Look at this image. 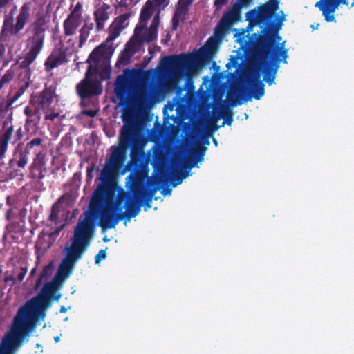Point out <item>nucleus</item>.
<instances>
[{
	"label": "nucleus",
	"mask_w": 354,
	"mask_h": 354,
	"mask_svg": "<svg viewBox=\"0 0 354 354\" xmlns=\"http://www.w3.org/2000/svg\"><path fill=\"white\" fill-rule=\"evenodd\" d=\"M66 310L64 307H62L61 309H60V313H66Z\"/></svg>",
	"instance_id": "obj_57"
},
{
	"label": "nucleus",
	"mask_w": 354,
	"mask_h": 354,
	"mask_svg": "<svg viewBox=\"0 0 354 354\" xmlns=\"http://www.w3.org/2000/svg\"><path fill=\"white\" fill-rule=\"evenodd\" d=\"M128 19L129 16L127 15H122L117 18L114 24L122 30L127 25Z\"/></svg>",
	"instance_id": "obj_34"
},
{
	"label": "nucleus",
	"mask_w": 354,
	"mask_h": 354,
	"mask_svg": "<svg viewBox=\"0 0 354 354\" xmlns=\"http://www.w3.org/2000/svg\"><path fill=\"white\" fill-rule=\"evenodd\" d=\"M160 19L159 14H156L149 26L147 24H138L134 30V35L142 43L151 44L156 41L158 34V26Z\"/></svg>",
	"instance_id": "obj_9"
},
{
	"label": "nucleus",
	"mask_w": 354,
	"mask_h": 354,
	"mask_svg": "<svg viewBox=\"0 0 354 354\" xmlns=\"http://www.w3.org/2000/svg\"><path fill=\"white\" fill-rule=\"evenodd\" d=\"M192 1L193 0H178V5L189 10V7Z\"/></svg>",
	"instance_id": "obj_43"
},
{
	"label": "nucleus",
	"mask_w": 354,
	"mask_h": 354,
	"mask_svg": "<svg viewBox=\"0 0 354 354\" xmlns=\"http://www.w3.org/2000/svg\"><path fill=\"white\" fill-rule=\"evenodd\" d=\"M143 47V43L133 34L131 39L125 45V48L120 54L118 64L127 65L132 56L139 52Z\"/></svg>",
	"instance_id": "obj_14"
},
{
	"label": "nucleus",
	"mask_w": 354,
	"mask_h": 354,
	"mask_svg": "<svg viewBox=\"0 0 354 354\" xmlns=\"http://www.w3.org/2000/svg\"><path fill=\"white\" fill-rule=\"evenodd\" d=\"M106 257V252L105 250H100L97 254L95 257V263L99 264L102 260Z\"/></svg>",
	"instance_id": "obj_40"
},
{
	"label": "nucleus",
	"mask_w": 354,
	"mask_h": 354,
	"mask_svg": "<svg viewBox=\"0 0 354 354\" xmlns=\"http://www.w3.org/2000/svg\"><path fill=\"white\" fill-rule=\"evenodd\" d=\"M241 8L236 4H234L232 9L227 13H225L221 19V22L229 26L234 22L238 21L241 18Z\"/></svg>",
	"instance_id": "obj_20"
},
{
	"label": "nucleus",
	"mask_w": 354,
	"mask_h": 354,
	"mask_svg": "<svg viewBox=\"0 0 354 354\" xmlns=\"http://www.w3.org/2000/svg\"><path fill=\"white\" fill-rule=\"evenodd\" d=\"M97 112L98 110H84L82 111V114L93 118L97 115Z\"/></svg>",
	"instance_id": "obj_45"
},
{
	"label": "nucleus",
	"mask_w": 354,
	"mask_h": 354,
	"mask_svg": "<svg viewBox=\"0 0 354 354\" xmlns=\"http://www.w3.org/2000/svg\"><path fill=\"white\" fill-rule=\"evenodd\" d=\"M28 269L26 267H21L19 269H17L14 272L16 275V280L17 279L19 281H22L27 273Z\"/></svg>",
	"instance_id": "obj_36"
},
{
	"label": "nucleus",
	"mask_w": 354,
	"mask_h": 354,
	"mask_svg": "<svg viewBox=\"0 0 354 354\" xmlns=\"http://www.w3.org/2000/svg\"><path fill=\"white\" fill-rule=\"evenodd\" d=\"M232 122V116H230V118H227L226 121V124L228 125H230Z\"/></svg>",
	"instance_id": "obj_53"
},
{
	"label": "nucleus",
	"mask_w": 354,
	"mask_h": 354,
	"mask_svg": "<svg viewBox=\"0 0 354 354\" xmlns=\"http://www.w3.org/2000/svg\"><path fill=\"white\" fill-rule=\"evenodd\" d=\"M45 114V119L53 121L56 118L59 116V113L53 110V107L51 110H46L44 111Z\"/></svg>",
	"instance_id": "obj_37"
},
{
	"label": "nucleus",
	"mask_w": 354,
	"mask_h": 354,
	"mask_svg": "<svg viewBox=\"0 0 354 354\" xmlns=\"http://www.w3.org/2000/svg\"><path fill=\"white\" fill-rule=\"evenodd\" d=\"M286 15L283 11L277 14V23L274 26L270 25L262 35L253 34L256 39L253 43V50L255 61L259 69L263 68L265 73L264 80L272 85L274 83L275 75L279 68V60L287 64L288 57V49L285 47L286 41L279 43L282 38L279 35Z\"/></svg>",
	"instance_id": "obj_3"
},
{
	"label": "nucleus",
	"mask_w": 354,
	"mask_h": 354,
	"mask_svg": "<svg viewBox=\"0 0 354 354\" xmlns=\"http://www.w3.org/2000/svg\"><path fill=\"white\" fill-rule=\"evenodd\" d=\"M141 140L136 127L132 124H125L120 131L119 145L111 147V153L100 172L99 183L92 194L89 203V211L85 213V218L79 220L74 230L71 243L66 245L62 259L55 278L65 280L73 272L76 263L82 259L94 232L92 214L95 213L100 225L103 228H113L124 217H136L140 212V202L147 198L151 201L156 189L148 191L144 179L129 175L127 183L132 196H127L123 189L118 191L115 197L117 177L119 170L126 160L128 146L132 147L133 156Z\"/></svg>",
	"instance_id": "obj_1"
},
{
	"label": "nucleus",
	"mask_w": 354,
	"mask_h": 354,
	"mask_svg": "<svg viewBox=\"0 0 354 354\" xmlns=\"http://www.w3.org/2000/svg\"><path fill=\"white\" fill-rule=\"evenodd\" d=\"M161 64L167 69L169 80L174 83V86L183 77L192 79L196 73V62L192 55L165 57L162 59Z\"/></svg>",
	"instance_id": "obj_5"
},
{
	"label": "nucleus",
	"mask_w": 354,
	"mask_h": 354,
	"mask_svg": "<svg viewBox=\"0 0 354 354\" xmlns=\"http://www.w3.org/2000/svg\"><path fill=\"white\" fill-rule=\"evenodd\" d=\"M252 0H237L236 4L239 6L240 8H243L248 7Z\"/></svg>",
	"instance_id": "obj_44"
},
{
	"label": "nucleus",
	"mask_w": 354,
	"mask_h": 354,
	"mask_svg": "<svg viewBox=\"0 0 354 354\" xmlns=\"http://www.w3.org/2000/svg\"><path fill=\"white\" fill-rule=\"evenodd\" d=\"M161 192H162V194L164 196H169L171 194V189H170V188L163 189Z\"/></svg>",
	"instance_id": "obj_48"
},
{
	"label": "nucleus",
	"mask_w": 354,
	"mask_h": 354,
	"mask_svg": "<svg viewBox=\"0 0 354 354\" xmlns=\"http://www.w3.org/2000/svg\"><path fill=\"white\" fill-rule=\"evenodd\" d=\"M4 281L6 283H9L10 286L14 285L16 282V277L15 273L12 274L7 275L5 277Z\"/></svg>",
	"instance_id": "obj_41"
},
{
	"label": "nucleus",
	"mask_w": 354,
	"mask_h": 354,
	"mask_svg": "<svg viewBox=\"0 0 354 354\" xmlns=\"http://www.w3.org/2000/svg\"><path fill=\"white\" fill-rule=\"evenodd\" d=\"M228 110L223 104H219V106H215L213 109V116L216 120L223 118L227 115Z\"/></svg>",
	"instance_id": "obj_29"
},
{
	"label": "nucleus",
	"mask_w": 354,
	"mask_h": 354,
	"mask_svg": "<svg viewBox=\"0 0 354 354\" xmlns=\"http://www.w3.org/2000/svg\"><path fill=\"white\" fill-rule=\"evenodd\" d=\"M219 42L220 39L216 35L210 37L206 44L200 49V55L203 57H210L216 50Z\"/></svg>",
	"instance_id": "obj_21"
},
{
	"label": "nucleus",
	"mask_w": 354,
	"mask_h": 354,
	"mask_svg": "<svg viewBox=\"0 0 354 354\" xmlns=\"http://www.w3.org/2000/svg\"><path fill=\"white\" fill-rule=\"evenodd\" d=\"M93 171V169H88L87 172H88V175H91V172Z\"/></svg>",
	"instance_id": "obj_58"
},
{
	"label": "nucleus",
	"mask_w": 354,
	"mask_h": 354,
	"mask_svg": "<svg viewBox=\"0 0 354 354\" xmlns=\"http://www.w3.org/2000/svg\"><path fill=\"white\" fill-rule=\"evenodd\" d=\"M214 144H215L216 145H217V141H216V140L214 139Z\"/></svg>",
	"instance_id": "obj_59"
},
{
	"label": "nucleus",
	"mask_w": 354,
	"mask_h": 354,
	"mask_svg": "<svg viewBox=\"0 0 354 354\" xmlns=\"http://www.w3.org/2000/svg\"><path fill=\"white\" fill-rule=\"evenodd\" d=\"M41 110L36 112L35 113H32V115H30L27 117L26 119V125L32 124L34 126L37 125L41 119Z\"/></svg>",
	"instance_id": "obj_33"
},
{
	"label": "nucleus",
	"mask_w": 354,
	"mask_h": 354,
	"mask_svg": "<svg viewBox=\"0 0 354 354\" xmlns=\"http://www.w3.org/2000/svg\"><path fill=\"white\" fill-rule=\"evenodd\" d=\"M205 150L206 148L202 147L201 143L196 142L189 149L186 160H178L176 156L172 158L167 180L172 183L174 187L190 175V169L196 165L197 161H203Z\"/></svg>",
	"instance_id": "obj_4"
},
{
	"label": "nucleus",
	"mask_w": 354,
	"mask_h": 354,
	"mask_svg": "<svg viewBox=\"0 0 354 354\" xmlns=\"http://www.w3.org/2000/svg\"><path fill=\"white\" fill-rule=\"evenodd\" d=\"M64 227V224H62L55 229L53 226L48 225L39 234L36 247L41 251L48 250L55 241Z\"/></svg>",
	"instance_id": "obj_11"
},
{
	"label": "nucleus",
	"mask_w": 354,
	"mask_h": 354,
	"mask_svg": "<svg viewBox=\"0 0 354 354\" xmlns=\"http://www.w3.org/2000/svg\"><path fill=\"white\" fill-rule=\"evenodd\" d=\"M121 30L122 29L113 23L110 28L109 35L107 38V41H112L115 39L119 36Z\"/></svg>",
	"instance_id": "obj_32"
},
{
	"label": "nucleus",
	"mask_w": 354,
	"mask_h": 354,
	"mask_svg": "<svg viewBox=\"0 0 354 354\" xmlns=\"http://www.w3.org/2000/svg\"><path fill=\"white\" fill-rule=\"evenodd\" d=\"M39 346H41L39 344H37V348H39Z\"/></svg>",
	"instance_id": "obj_60"
},
{
	"label": "nucleus",
	"mask_w": 354,
	"mask_h": 354,
	"mask_svg": "<svg viewBox=\"0 0 354 354\" xmlns=\"http://www.w3.org/2000/svg\"><path fill=\"white\" fill-rule=\"evenodd\" d=\"M13 133V127L10 121L6 120L3 124V130L0 135V160L5 157L8 143L10 141Z\"/></svg>",
	"instance_id": "obj_18"
},
{
	"label": "nucleus",
	"mask_w": 354,
	"mask_h": 354,
	"mask_svg": "<svg viewBox=\"0 0 354 354\" xmlns=\"http://www.w3.org/2000/svg\"><path fill=\"white\" fill-rule=\"evenodd\" d=\"M54 291L53 283H46L36 297L18 310L12 328L1 340V348L15 354L22 344L28 342L39 322L44 319L45 311Z\"/></svg>",
	"instance_id": "obj_2"
},
{
	"label": "nucleus",
	"mask_w": 354,
	"mask_h": 354,
	"mask_svg": "<svg viewBox=\"0 0 354 354\" xmlns=\"http://www.w3.org/2000/svg\"><path fill=\"white\" fill-rule=\"evenodd\" d=\"M48 18L46 15H39L37 20L30 26L32 36L30 38L29 51L19 64L20 67L24 68L26 72H28V66L35 61L42 49Z\"/></svg>",
	"instance_id": "obj_7"
},
{
	"label": "nucleus",
	"mask_w": 354,
	"mask_h": 354,
	"mask_svg": "<svg viewBox=\"0 0 354 354\" xmlns=\"http://www.w3.org/2000/svg\"><path fill=\"white\" fill-rule=\"evenodd\" d=\"M60 200H59L53 207L51 209V213L49 216V221L51 222V224H49L50 226H53L54 229L56 227H59L62 225L61 219L59 218V214L61 210L60 207Z\"/></svg>",
	"instance_id": "obj_25"
},
{
	"label": "nucleus",
	"mask_w": 354,
	"mask_h": 354,
	"mask_svg": "<svg viewBox=\"0 0 354 354\" xmlns=\"http://www.w3.org/2000/svg\"><path fill=\"white\" fill-rule=\"evenodd\" d=\"M53 102L54 96L53 93L50 91H44L39 95L37 106L43 111L51 110Z\"/></svg>",
	"instance_id": "obj_22"
},
{
	"label": "nucleus",
	"mask_w": 354,
	"mask_h": 354,
	"mask_svg": "<svg viewBox=\"0 0 354 354\" xmlns=\"http://www.w3.org/2000/svg\"><path fill=\"white\" fill-rule=\"evenodd\" d=\"M5 52L4 46L0 44V58L3 55Z\"/></svg>",
	"instance_id": "obj_49"
},
{
	"label": "nucleus",
	"mask_w": 354,
	"mask_h": 354,
	"mask_svg": "<svg viewBox=\"0 0 354 354\" xmlns=\"http://www.w3.org/2000/svg\"><path fill=\"white\" fill-rule=\"evenodd\" d=\"M227 0H215L214 5L216 8H220L225 4Z\"/></svg>",
	"instance_id": "obj_46"
},
{
	"label": "nucleus",
	"mask_w": 354,
	"mask_h": 354,
	"mask_svg": "<svg viewBox=\"0 0 354 354\" xmlns=\"http://www.w3.org/2000/svg\"><path fill=\"white\" fill-rule=\"evenodd\" d=\"M153 2V5L158 10V13L160 15L161 9H164L169 3V0H151Z\"/></svg>",
	"instance_id": "obj_35"
},
{
	"label": "nucleus",
	"mask_w": 354,
	"mask_h": 354,
	"mask_svg": "<svg viewBox=\"0 0 354 354\" xmlns=\"http://www.w3.org/2000/svg\"><path fill=\"white\" fill-rule=\"evenodd\" d=\"M52 273H53V266L51 263H50L44 268V269L41 273L40 277L37 282V284H36L37 288H38L40 286L42 280H44V279L46 280L48 277H50Z\"/></svg>",
	"instance_id": "obj_30"
},
{
	"label": "nucleus",
	"mask_w": 354,
	"mask_h": 354,
	"mask_svg": "<svg viewBox=\"0 0 354 354\" xmlns=\"http://www.w3.org/2000/svg\"><path fill=\"white\" fill-rule=\"evenodd\" d=\"M130 1V3L132 5V6H134L136 5L138 2H139L140 0H129Z\"/></svg>",
	"instance_id": "obj_52"
},
{
	"label": "nucleus",
	"mask_w": 354,
	"mask_h": 354,
	"mask_svg": "<svg viewBox=\"0 0 354 354\" xmlns=\"http://www.w3.org/2000/svg\"><path fill=\"white\" fill-rule=\"evenodd\" d=\"M278 9L279 1L269 0L266 3L259 6L257 9H253L248 12L245 17L250 25L256 26L269 21Z\"/></svg>",
	"instance_id": "obj_8"
},
{
	"label": "nucleus",
	"mask_w": 354,
	"mask_h": 354,
	"mask_svg": "<svg viewBox=\"0 0 354 354\" xmlns=\"http://www.w3.org/2000/svg\"><path fill=\"white\" fill-rule=\"evenodd\" d=\"M0 354H13L12 353H10L8 351H6V350H3L0 347Z\"/></svg>",
	"instance_id": "obj_50"
},
{
	"label": "nucleus",
	"mask_w": 354,
	"mask_h": 354,
	"mask_svg": "<svg viewBox=\"0 0 354 354\" xmlns=\"http://www.w3.org/2000/svg\"><path fill=\"white\" fill-rule=\"evenodd\" d=\"M83 6L80 2L71 6L70 13L63 22L64 34L66 37L73 36L82 23Z\"/></svg>",
	"instance_id": "obj_10"
},
{
	"label": "nucleus",
	"mask_w": 354,
	"mask_h": 354,
	"mask_svg": "<svg viewBox=\"0 0 354 354\" xmlns=\"http://www.w3.org/2000/svg\"><path fill=\"white\" fill-rule=\"evenodd\" d=\"M68 62L66 52L62 49L54 50L45 62L48 70H51Z\"/></svg>",
	"instance_id": "obj_19"
},
{
	"label": "nucleus",
	"mask_w": 354,
	"mask_h": 354,
	"mask_svg": "<svg viewBox=\"0 0 354 354\" xmlns=\"http://www.w3.org/2000/svg\"><path fill=\"white\" fill-rule=\"evenodd\" d=\"M0 8L6 14L2 26V34L4 35H17L25 26L30 17V9L24 5L14 23L13 15L17 9L12 0H0Z\"/></svg>",
	"instance_id": "obj_6"
},
{
	"label": "nucleus",
	"mask_w": 354,
	"mask_h": 354,
	"mask_svg": "<svg viewBox=\"0 0 354 354\" xmlns=\"http://www.w3.org/2000/svg\"><path fill=\"white\" fill-rule=\"evenodd\" d=\"M160 50V48L159 46H155L153 47L149 48V53L153 55L154 53H156V51H158Z\"/></svg>",
	"instance_id": "obj_47"
},
{
	"label": "nucleus",
	"mask_w": 354,
	"mask_h": 354,
	"mask_svg": "<svg viewBox=\"0 0 354 354\" xmlns=\"http://www.w3.org/2000/svg\"><path fill=\"white\" fill-rule=\"evenodd\" d=\"M341 3L348 5V0H319L315 3V7L322 11L327 22H333L335 21L334 12ZM353 6L354 0H353L351 7Z\"/></svg>",
	"instance_id": "obj_13"
},
{
	"label": "nucleus",
	"mask_w": 354,
	"mask_h": 354,
	"mask_svg": "<svg viewBox=\"0 0 354 354\" xmlns=\"http://www.w3.org/2000/svg\"><path fill=\"white\" fill-rule=\"evenodd\" d=\"M41 110L38 106H35L34 104L29 105L26 106L24 109V114L28 117L30 115H32V113H35L36 112Z\"/></svg>",
	"instance_id": "obj_39"
},
{
	"label": "nucleus",
	"mask_w": 354,
	"mask_h": 354,
	"mask_svg": "<svg viewBox=\"0 0 354 354\" xmlns=\"http://www.w3.org/2000/svg\"><path fill=\"white\" fill-rule=\"evenodd\" d=\"M319 24H317L316 25H311L310 27L312 28L313 30H315V29H317L318 27H319Z\"/></svg>",
	"instance_id": "obj_54"
},
{
	"label": "nucleus",
	"mask_w": 354,
	"mask_h": 354,
	"mask_svg": "<svg viewBox=\"0 0 354 354\" xmlns=\"http://www.w3.org/2000/svg\"><path fill=\"white\" fill-rule=\"evenodd\" d=\"M110 10L111 6L104 2L96 6L93 16L97 31L100 32L104 29L106 21L109 19Z\"/></svg>",
	"instance_id": "obj_16"
},
{
	"label": "nucleus",
	"mask_w": 354,
	"mask_h": 354,
	"mask_svg": "<svg viewBox=\"0 0 354 354\" xmlns=\"http://www.w3.org/2000/svg\"><path fill=\"white\" fill-rule=\"evenodd\" d=\"M157 10L158 9L153 5V2H151V0H148L142 8L138 24H147V21Z\"/></svg>",
	"instance_id": "obj_24"
},
{
	"label": "nucleus",
	"mask_w": 354,
	"mask_h": 354,
	"mask_svg": "<svg viewBox=\"0 0 354 354\" xmlns=\"http://www.w3.org/2000/svg\"><path fill=\"white\" fill-rule=\"evenodd\" d=\"M11 212H12V209H8V210L6 212V219H7V220H9V219H10V215Z\"/></svg>",
	"instance_id": "obj_51"
},
{
	"label": "nucleus",
	"mask_w": 354,
	"mask_h": 354,
	"mask_svg": "<svg viewBox=\"0 0 354 354\" xmlns=\"http://www.w3.org/2000/svg\"><path fill=\"white\" fill-rule=\"evenodd\" d=\"M28 162V158L26 156L21 155L19 160L17 161V166L24 168Z\"/></svg>",
	"instance_id": "obj_42"
},
{
	"label": "nucleus",
	"mask_w": 354,
	"mask_h": 354,
	"mask_svg": "<svg viewBox=\"0 0 354 354\" xmlns=\"http://www.w3.org/2000/svg\"><path fill=\"white\" fill-rule=\"evenodd\" d=\"M241 93V91L234 88H231L228 91L227 99L232 105L242 104L247 101L245 98L242 97Z\"/></svg>",
	"instance_id": "obj_26"
},
{
	"label": "nucleus",
	"mask_w": 354,
	"mask_h": 354,
	"mask_svg": "<svg viewBox=\"0 0 354 354\" xmlns=\"http://www.w3.org/2000/svg\"><path fill=\"white\" fill-rule=\"evenodd\" d=\"M54 340L55 342H59L60 340V337L59 336H56L54 337Z\"/></svg>",
	"instance_id": "obj_55"
},
{
	"label": "nucleus",
	"mask_w": 354,
	"mask_h": 354,
	"mask_svg": "<svg viewBox=\"0 0 354 354\" xmlns=\"http://www.w3.org/2000/svg\"><path fill=\"white\" fill-rule=\"evenodd\" d=\"M42 142V139L40 138H36L32 139L31 141H30L28 143H27L26 145V149L30 150L35 147H39L41 145Z\"/></svg>",
	"instance_id": "obj_38"
},
{
	"label": "nucleus",
	"mask_w": 354,
	"mask_h": 354,
	"mask_svg": "<svg viewBox=\"0 0 354 354\" xmlns=\"http://www.w3.org/2000/svg\"><path fill=\"white\" fill-rule=\"evenodd\" d=\"M260 77L259 72H254L250 74L247 80L248 88L257 100H260L265 93L264 84Z\"/></svg>",
	"instance_id": "obj_15"
},
{
	"label": "nucleus",
	"mask_w": 354,
	"mask_h": 354,
	"mask_svg": "<svg viewBox=\"0 0 354 354\" xmlns=\"http://www.w3.org/2000/svg\"><path fill=\"white\" fill-rule=\"evenodd\" d=\"M188 9L181 7L178 5L176 6L175 14L172 19L173 29L176 30L180 22L185 19L187 15Z\"/></svg>",
	"instance_id": "obj_27"
},
{
	"label": "nucleus",
	"mask_w": 354,
	"mask_h": 354,
	"mask_svg": "<svg viewBox=\"0 0 354 354\" xmlns=\"http://www.w3.org/2000/svg\"><path fill=\"white\" fill-rule=\"evenodd\" d=\"M13 77L14 74L12 71H6L4 75L0 79V91L6 87Z\"/></svg>",
	"instance_id": "obj_31"
},
{
	"label": "nucleus",
	"mask_w": 354,
	"mask_h": 354,
	"mask_svg": "<svg viewBox=\"0 0 354 354\" xmlns=\"http://www.w3.org/2000/svg\"><path fill=\"white\" fill-rule=\"evenodd\" d=\"M120 77L121 76H118L117 80H118Z\"/></svg>",
	"instance_id": "obj_61"
},
{
	"label": "nucleus",
	"mask_w": 354,
	"mask_h": 354,
	"mask_svg": "<svg viewBox=\"0 0 354 354\" xmlns=\"http://www.w3.org/2000/svg\"><path fill=\"white\" fill-rule=\"evenodd\" d=\"M133 100L136 106L140 110L146 108L149 104L151 95L148 93L144 84L140 83L138 84L133 94Z\"/></svg>",
	"instance_id": "obj_17"
},
{
	"label": "nucleus",
	"mask_w": 354,
	"mask_h": 354,
	"mask_svg": "<svg viewBox=\"0 0 354 354\" xmlns=\"http://www.w3.org/2000/svg\"><path fill=\"white\" fill-rule=\"evenodd\" d=\"M104 48L102 46H97V48H95L90 54L88 59V62L91 63V62H95L97 61H99L100 58L102 57L104 54Z\"/></svg>",
	"instance_id": "obj_28"
},
{
	"label": "nucleus",
	"mask_w": 354,
	"mask_h": 354,
	"mask_svg": "<svg viewBox=\"0 0 354 354\" xmlns=\"http://www.w3.org/2000/svg\"><path fill=\"white\" fill-rule=\"evenodd\" d=\"M94 24L93 22H84L82 26L79 30L78 35V45L77 48L74 47V48H81L84 43L86 41L88 36L90 35L91 31L93 29Z\"/></svg>",
	"instance_id": "obj_23"
},
{
	"label": "nucleus",
	"mask_w": 354,
	"mask_h": 354,
	"mask_svg": "<svg viewBox=\"0 0 354 354\" xmlns=\"http://www.w3.org/2000/svg\"><path fill=\"white\" fill-rule=\"evenodd\" d=\"M92 73V66L90 65L87 69L85 79L77 85V92L82 98L101 93L100 83L92 81L89 78V75Z\"/></svg>",
	"instance_id": "obj_12"
},
{
	"label": "nucleus",
	"mask_w": 354,
	"mask_h": 354,
	"mask_svg": "<svg viewBox=\"0 0 354 354\" xmlns=\"http://www.w3.org/2000/svg\"><path fill=\"white\" fill-rule=\"evenodd\" d=\"M35 270H36V268H33L32 269V270L30 271V276H33L35 272Z\"/></svg>",
	"instance_id": "obj_56"
}]
</instances>
